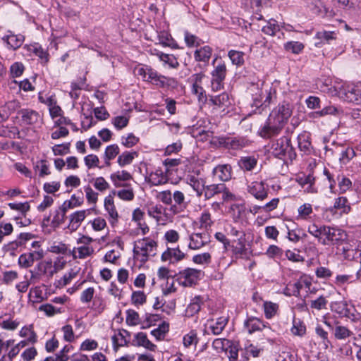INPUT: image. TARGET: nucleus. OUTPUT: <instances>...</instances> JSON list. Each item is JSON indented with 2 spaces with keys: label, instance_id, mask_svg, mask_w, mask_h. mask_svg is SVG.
Returning a JSON list of instances; mask_svg holds the SVG:
<instances>
[{
  "label": "nucleus",
  "instance_id": "nucleus-38",
  "mask_svg": "<svg viewBox=\"0 0 361 361\" xmlns=\"http://www.w3.org/2000/svg\"><path fill=\"white\" fill-rule=\"evenodd\" d=\"M88 224L96 233H102L108 231L106 220L102 216H97L89 221Z\"/></svg>",
  "mask_w": 361,
  "mask_h": 361
},
{
  "label": "nucleus",
  "instance_id": "nucleus-5",
  "mask_svg": "<svg viewBox=\"0 0 361 361\" xmlns=\"http://www.w3.org/2000/svg\"><path fill=\"white\" fill-rule=\"evenodd\" d=\"M338 97L343 101L361 106V89L353 84L343 83L336 87ZM354 118H361V108L353 110Z\"/></svg>",
  "mask_w": 361,
  "mask_h": 361
},
{
  "label": "nucleus",
  "instance_id": "nucleus-6",
  "mask_svg": "<svg viewBox=\"0 0 361 361\" xmlns=\"http://www.w3.org/2000/svg\"><path fill=\"white\" fill-rule=\"evenodd\" d=\"M94 239L85 234H80L76 240L78 246L74 247L72 250H69L73 259H84L92 256L94 254V248L92 245Z\"/></svg>",
  "mask_w": 361,
  "mask_h": 361
},
{
  "label": "nucleus",
  "instance_id": "nucleus-45",
  "mask_svg": "<svg viewBox=\"0 0 361 361\" xmlns=\"http://www.w3.org/2000/svg\"><path fill=\"white\" fill-rule=\"evenodd\" d=\"M137 156L138 154L135 151H126L118 156L117 163L121 167H123L130 164Z\"/></svg>",
  "mask_w": 361,
  "mask_h": 361
},
{
  "label": "nucleus",
  "instance_id": "nucleus-7",
  "mask_svg": "<svg viewBox=\"0 0 361 361\" xmlns=\"http://www.w3.org/2000/svg\"><path fill=\"white\" fill-rule=\"evenodd\" d=\"M67 264V261L63 257H57L54 260H45L40 264L43 273L48 277H53L61 270Z\"/></svg>",
  "mask_w": 361,
  "mask_h": 361
},
{
  "label": "nucleus",
  "instance_id": "nucleus-60",
  "mask_svg": "<svg viewBox=\"0 0 361 361\" xmlns=\"http://www.w3.org/2000/svg\"><path fill=\"white\" fill-rule=\"evenodd\" d=\"M120 152L118 146L116 144L107 146L104 152V159L111 161L116 157Z\"/></svg>",
  "mask_w": 361,
  "mask_h": 361
},
{
  "label": "nucleus",
  "instance_id": "nucleus-52",
  "mask_svg": "<svg viewBox=\"0 0 361 361\" xmlns=\"http://www.w3.org/2000/svg\"><path fill=\"white\" fill-rule=\"evenodd\" d=\"M298 183L302 186L305 187L306 185L308 186L305 188V190L307 192H315V190L313 188V185L314 183V178L312 176L308 175V176H304L302 177H299L297 179Z\"/></svg>",
  "mask_w": 361,
  "mask_h": 361
},
{
  "label": "nucleus",
  "instance_id": "nucleus-41",
  "mask_svg": "<svg viewBox=\"0 0 361 361\" xmlns=\"http://www.w3.org/2000/svg\"><path fill=\"white\" fill-rule=\"evenodd\" d=\"M245 326L249 332L252 334L257 331H261L266 327L265 324L259 319L256 317L249 318L245 322Z\"/></svg>",
  "mask_w": 361,
  "mask_h": 361
},
{
  "label": "nucleus",
  "instance_id": "nucleus-44",
  "mask_svg": "<svg viewBox=\"0 0 361 361\" xmlns=\"http://www.w3.org/2000/svg\"><path fill=\"white\" fill-rule=\"evenodd\" d=\"M353 335V331L345 326L337 324L334 329V336L337 340H346Z\"/></svg>",
  "mask_w": 361,
  "mask_h": 361
},
{
  "label": "nucleus",
  "instance_id": "nucleus-37",
  "mask_svg": "<svg viewBox=\"0 0 361 361\" xmlns=\"http://www.w3.org/2000/svg\"><path fill=\"white\" fill-rule=\"evenodd\" d=\"M262 308L266 319H271L278 314L279 305L271 301H264Z\"/></svg>",
  "mask_w": 361,
  "mask_h": 361
},
{
  "label": "nucleus",
  "instance_id": "nucleus-10",
  "mask_svg": "<svg viewBox=\"0 0 361 361\" xmlns=\"http://www.w3.org/2000/svg\"><path fill=\"white\" fill-rule=\"evenodd\" d=\"M206 78V75L202 73L193 74L190 78V82L192 85V93L197 96V99L200 102L207 101V95L203 88V80Z\"/></svg>",
  "mask_w": 361,
  "mask_h": 361
},
{
  "label": "nucleus",
  "instance_id": "nucleus-20",
  "mask_svg": "<svg viewBox=\"0 0 361 361\" xmlns=\"http://www.w3.org/2000/svg\"><path fill=\"white\" fill-rule=\"evenodd\" d=\"M18 335L24 338L22 341H25L26 345L29 343L35 344L37 341V334L32 324L23 326L20 329Z\"/></svg>",
  "mask_w": 361,
  "mask_h": 361
},
{
  "label": "nucleus",
  "instance_id": "nucleus-57",
  "mask_svg": "<svg viewBox=\"0 0 361 361\" xmlns=\"http://www.w3.org/2000/svg\"><path fill=\"white\" fill-rule=\"evenodd\" d=\"M169 330V324L167 322H162L157 329L151 331V334L154 336L157 340L164 338L166 334Z\"/></svg>",
  "mask_w": 361,
  "mask_h": 361
},
{
  "label": "nucleus",
  "instance_id": "nucleus-4",
  "mask_svg": "<svg viewBox=\"0 0 361 361\" xmlns=\"http://www.w3.org/2000/svg\"><path fill=\"white\" fill-rule=\"evenodd\" d=\"M157 242L149 238L138 239L133 244V259L140 265L154 256L157 251Z\"/></svg>",
  "mask_w": 361,
  "mask_h": 361
},
{
  "label": "nucleus",
  "instance_id": "nucleus-36",
  "mask_svg": "<svg viewBox=\"0 0 361 361\" xmlns=\"http://www.w3.org/2000/svg\"><path fill=\"white\" fill-rule=\"evenodd\" d=\"M213 173L220 180L227 181L231 178V167L228 164L219 165L214 169Z\"/></svg>",
  "mask_w": 361,
  "mask_h": 361
},
{
  "label": "nucleus",
  "instance_id": "nucleus-35",
  "mask_svg": "<svg viewBox=\"0 0 361 361\" xmlns=\"http://www.w3.org/2000/svg\"><path fill=\"white\" fill-rule=\"evenodd\" d=\"M213 50L212 47L208 45L200 47L196 49L194 53L195 61L198 62H203L207 63L212 55Z\"/></svg>",
  "mask_w": 361,
  "mask_h": 361
},
{
  "label": "nucleus",
  "instance_id": "nucleus-30",
  "mask_svg": "<svg viewBox=\"0 0 361 361\" xmlns=\"http://www.w3.org/2000/svg\"><path fill=\"white\" fill-rule=\"evenodd\" d=\"M210 143L215 147H226L228 148L237 149L239 147L238 141L224 137H215L212 134Z\"/></svg>",
  "mask_w": 361,
  "mask_h": 361
},
{
  "label": "nucleus",
  "instance_id": "nucleus-63",
  "mask_svg": "<svg viewBox=\"0 0 361 361\" xmlns=\"http://www.w3.org/2000/svg\"><path fill=\"white\" fill-rule=\"evenodd\" d=\"M71 144L69 142L63 143L60 145H55L52 147L51 149L54 155L63 156L70 152Z\"/></svg>",
  "mask_w": 361,
  "mask_h": 361
},
{
  "label": "nucleus",
  "instance_id": "nucleus-21",
  "mask_svg": "<svg viewBox=\"0 0 361 361\" xmlns=\"http://www.w3.org/2000/svg\"><path fill=\"white\" fill-rule=\"evenodd\" d=\"M228 321V317L221 316L216 319L207 320L205 326L211 330L212 333L214 335L220 334Z\"/></svg>",
  "mask_w": 361,
  "mask_h": 361
},
{
  "label": "nucleus",
  "instance_id": "nucleus-15",
  "mask_svg": "<svg viewBox=\"0 0 361 361\" xmlns=\"http://www.w3.org/2000/svg\"><path fill=\"white\" fill-rule=\"evenodd\" d=\"M90 209H82L72 213L69 216L68 228L71 231H75L80 226L82 222L90 215Z\"/></svg>",
  "mask_w": 361,
  "mask_h": 361
},
{
  "label": "nucleus",
  "instance_id": "nucleus-23",
  "mask_svg": "<svg viewBox=\"0 0 361 361\" xmlns=\"http://www.w3.org/2000/svg\"><path fill=\"white\" fill-rule=\"evenodd\" d=\"M185 258V254L179 248H167L161 256L162 262H180Z\"/></svg>",
  "mask_w": 361,
  "mask_h": 361
},
{
  "label": "nucleus",
  "instance_id": "nucleus-2",
  "mask_svg": "<svg viewBox=\"0 0 361 361\" xmlns=\"http://www.w3.org/2000/svg\"><path fill=\"white\" fill-rule=\"evenodd\" d=\"M307 231L324 245L338 243L346 238V233L341 229L329 226H319L316 224L309 225Z\"/></svg>",
  "mask_w": 361,
  "mask_h": 361
},
{
  "label": "nucleus",
  "instance_id": "nucleus-46",
  "mask_svg": "<svg viewBox=\"0 0 361 361\" xmlns=\"http://www.w3.org/2000/svg\"><path fill=\"white\" fill-rule=\"evenodd\" d=\"M202 300L200 296H195L188 305L185 310V314L188 317H192L199 312L201 308Z\"/></svg>",
  "mask_w": 361,
  "mask_h": 361
},
{
  "label": "nucleus",
  "instance_id": "nucleus-49",
  "mask_svg": "<svg viewBox=\"0 0 361 361\" xmlns=\"http://www.w3.org/2000/svg\"><path fill=\"white\" fill-rule=\"evenodd\" d=\"M140 142V138L133 133H127L121 138V143L126 148H132Z\"/></svg>",
  "mask_w": 361,
  "mask_h": 361
},
{
  "label": "nucleus",
  "instance_id": "nucleus-39",
  "mask_svg": "<svg viewBox=\"0 0 361 361\" xmlns=\"http://www.w3.org/2000/svg\"><path fill=\"white\" fill-rule=\"evenodd\" d=\"M214 247H211L210 252H202L197 254L192 257V262L198 265L209 264L212 262V255H214Z\"/></svg>",
  "mask_w": 361,
  "mask_h": 361
},
{
  "label": "nucleus",
  "instance_id": "nucleus-27",
  "mask_svg": "<svg viewBox=\"0 0 361 361\" xmlns=\"http://www.w3.org/2000/svg\"><path fill=\"white\" fill-rule=\"evenodd\" d=\"M79 270L80 269L76 267L71 269L68 271L66 272L62 277L55 281L54 286L56 288H61L68 285L77 277Z\"/></svg>",
  "mask_w": 361,
  "mask_h": 361
},
{
  "label": "nucleus",
  "instance_id": "nucleus-62",
  "mask_svg": "<svg viewBox=\"0 0 361 361\" xmlns=\"http://www.w3.org/2000/svg\"><path fill=\"white\" fill-rule=\"evenodd\" d=\"M80 184V178L76 175H70L64 180V185L70 190L79 187Z\"/></svg>",
  "mask_w": 361,
  "mask_h": 361
},
{
  "label": "nucleus",
  "instance_id": "nucleus-59",
  "mask_svg": "<svg viewBox=\"0 0 361 361\" xmlns=\"http://www.w3.org/2000/svg\"><path fill=\"white\" fill-rule=\"evenodd\" d=\"M39 310L44 312V314L48 317H52L54 316L55 314H60L64 312L63 309L56 308L54 307L52 305L48 303L42 305L39 307Z\"/></svg>",
  "mask_w": 361,
  "mask_h": 361
},
{
  "label": "nucleus",
  "instance_id": "nucleus-11",
  "mask_svg": "<svg viewBox=\"0 0 361 361\" xmlns=\"http://www.w3.org/2000/svg\"><path fill=\"white\" fill-rule=\"evenodd\" d=\"M116 191H113L104 197V207L107 213L109 221L112 226L117 224L118 221L119 214L114 202V196Z\"/></svg>",
  "mask_w": 361,
  "mask_h": 361
},
{
  "label": "nucleus",
  "instance_id": "nucleus-50",
  "mask_svg": "<svg viewBox=\"0 0 361 361\" xmlns=\"http://www.w3.org/2000/svg\"><path fill=\"white\" fill-rule=\"evenodd\" d=\"M200 228L207 230L214 224L212 215L208 210H204L199 218Z\"/></svg>",
  "mask_w": 361,
  "mask_h": 361
},
{
  "label": "nucleus",
  "instance_id": "nucleus-64",
  "mask_svg": "<svg viewBox=\"0 0 361 361\" xmlns=\"http://www.w3.org/2000/svg\"><path fill=\"white\" fill-rule=\"evenodd\" d=\"M262 30L266 35L274 36L279 30V25L277 24L276 20H271L262 27Z\"/></svg>",
  "mask_w": 361,
  "mask_h": 361
},
{
  "label": "nucleus",
  "instance_id": "nucleus-48",
  "mask_svg": "<svg viewBox=\"0 0 361 361\" xmlns=\"http://www.w3.org/2000/svg\"><path fill=\"white\" fill-rule=\"evenodd\" d=\"M283 48L288 52L299 54L303 51L305 45L298 41H288L283 44Z\"/></svg>",
  "mask_w": 361,
  "mask_h": 361
},
{
  "label": "nucleus",
  "instance_id": "nucleus-24",
  "mask_svg": "<svg viewBox=\"0 0 361 361\" xmlns=\"http://www.w3.org/2000/svg\"><path fill=\"white\" fill-rule=\"evenodd\" d=\"M165 209L161 204H150L147 207L148 215L154 219L159 224H165L166 219L164 218Z\"/></svg>",
  "mask_w": 361,
  "mask_h": 361
},
{
  "label": "nucleus",
  "instance_id": "nucleus-53",
  "mask_svg": "<svg viewBox=\"0 0 361 361\" xmlns=\"http://www.w3.org/2000/svg\"><path fill=\"white\" fill-rule=\"evenodd\" d=\"M231 347V341L226 338H216L212 342V348L217 352L226 351Z\"/></svg>",
  "mask_w": 361,
  "mask_h": 361
},
{
  "label": "nucleus",
  "instance_id": "nucleus-16",
  "mask_svg": "<svg viewBox=\"0 0 361 361\" xmlns=\"http://www.w3.org/2000/svg\"><path fill=\"white\" fill-rule=\"evenodd\" d=\"M132 345L135 347L144 348L152 352H154L157 350V345L149 341L145 333L142 331L134 334Z\"/></svg>",
  "mask_w": 361,
  "mask_h": 361
},
{
  "label": "nucleus",
  "instance_id": "nucleus-58",
  "mask_svg": "<svg viewBox=\"0 0 361 361\" xmlns=\"http://www.w3.org/2000/svg\"><path fill=\"white\" fill-rule=\"evenodd\" d=\"M226 75V66L224 62L221 61L212 72V77L216 79L224 80Z\"/></svg>",
  "mask_w": 361,
  "mask_h": 361
},
{
  "label": "nucleus",
  "instance_id": "nucleus-55",
  "mask_svg": "<svg viewBox=\"0 0 361 361\" xmlns=\"http://www.w3.org/2000/svg\"><path fill=\"white\" fill-rule=\"evenodd\" d=\"M334 208L340 210L341 213L348 214L350 211V206L345 197H340L336 200Z\"/></svg>",
  "mask_w": 361,
  "mask_h": 361
},
{
  "label": "nucleus",
  "instance_id": "nucleus-28",
  "mask_svg": "<svg viewBox=\"0 0 361 361\" xmlns=\"http://www.w3.org/2000/svg\"><path fill=\"white\" fill-rule=\"evenodd\" d=\"M199 336L197 330L192 329L184 334L182 339L183 345L186 349H195L199 343Z\"/></svg>",
  "mask_w": 361,
  "mask_h": 361
},
{
  "label": "nucleus",
  "instance_id": "nucleus-34",
  "mask_svg": "<svg viewBox=\"0 0 361 361\" xmlns=\"http://www.w3.org/2000/svg\"><path fill=\"white\" fill-rule=\"evenodd\" d=\"M338 32L336 31H328L322 30L318 31L315 34V39L319 42L318 44H329L331 41L337 39ZM317 46V44H316Z\"/></svg>",
  "mask_w": 361,
  "mask_h": 361
},
{
  "label": "nucleus",
  "instance_id": "nucleus-31",
  "mask_svg": "<svg viewBox=\"0 0 361 361\" xmlns=\"http://www.w3.org/2000/svg\"><path fill=\"white\" fill-rule=\"evenodd\" d=\"M2 39L6 42L9 48L17 49L23 44L24 36L22 35H15L11 31H8V34Z\"/></svg>",
  "mask_w": 361,
  "mask_h": 361
},
{
  "label": "nucleus",
  "instance_id": "nucleus-43",
  "mask_svg": "<svg viewBox=\"0 0 361 361\" xmlns=\"http://www.w3.org/2000/svg\"><path fill=\"white\" fill-rule=\"evenodd\" d=\"M126 324L128 326H136L141 322L139 313L133 309H128L125 312Z\"/></svg>",
  "mask_w": 361,
  "mask_h": 361
},
{
  "label": "nucleus",
  "instance_id": "nucleus-26",
  "mask_svg": "<svg viewBox=\"0 0 361 361\" xmlns=\"http://www.w3.org/2000/svg\"><path fill=\"white\" fill-rule=\"evenodd\" d=\"M146 180L151 185L158 186L166 183L168 182V178L166 173L162 170L156 169L148 175L146 178Z\"/></svg>",
  "mask_w": 361,
  "mask_h": 361
},
{
  "label": "nucleus",
  "instance_id": "nucleus-29",
  "mask_svg": "<svg viewBox=\"0 0 361 361\" xmlns=\"http://www.w3.org/2000/svg\"><path fill=\"white\" fill-rule=\"evenodd\" d=\"M207 243L206 233H194L190 235V243L188 247L192 250H199L204 246Z\"/></svg>",
  "mask_w": 361,
  "mask_h": 361
},
{
  "label": "nucleus",
  "instance_id": "nucleus-42",
  "mask_svg": "<svg viewBox=\"0 0 361 361\" xmlns=\"http://www.w3.org/2000/svg\"><path fill=\"white\" fill-rule=\"evenodd\" d=\"M147 294L143 290H133L130 295V302L136 307L143 306L147 302Z\"/></svg>",
  "mask_w": 361,
  "mask_h": 361
},
{
  "label": "nucleus",
  "instance_id": "nucleus-47",
  "mask_svg": "<svg viewBox=\"0 0 361 361\" xmlns=\"http://www.w3.org/2000/svg\"><path fill=\"white\" fill-rule=\"evenodd\" d=\"M159 44L163 47H168L173 49L178 48L177 43L172 38L171 35L166 32H161L159 34Z\"/></svg>",
  "mask_w": 361,
  "mask_h": 361
},
{
  "label": "nucleus",
  "instance_id": "nucleus-61",
  "mask_svg": "<svg viewBox=\"0 0 361 361\" xmlns=\"http://www.w3.org/2000/svg\"><path fill=\"white\" fill-rule=\"evenodd\" d=\"M63 333V338L65 341L68 343L74 342L76 339L73 329L71 325L66 324L61 328Z\"/></svg>",
  "mask_w": 361,
  "mask_h": 361
},
{
  "label": "nucleus",
  "instance_id": "nucleus-14",
  "mask_svg": "<svg viewBox=\"0 0 361 361\" xmlns=\"http://www.w3.org/2000/svg\"><path fill=\"white\" fill-rule=\"evenodd\" d=\"M271 149L273 154L276 157L282 159L287 154H289V157H290L292 147L290 145V141L286 137L277 140L273 143Z\"/></svg>",
  "mask_w": 361,
  "mask_h": 361
},
{
  "label": "nucleus",
  "instance_id": "nucleus-12",
  "mask_svg": "<svg viewBox=\"0 0 361 361\" xmlns=\"http://www.w3.org/2000/svg\"><path fill=\"white\" fill-rule=\"evenodd\" d=\"M149 51L151 55L157 56L164 67L177 69L180 66L178 59L173 54H165L157 49H150Z\"/></svg>",
  "mask_w": 361,
  "mask_h": 361
},
{
  "label": "nucleus",
  "instance_id": "nucleus-13",
  "mask_svg": "<svg viewBox=\"0 0 361 361\" xmlns=\"http://www.w3.org/2000/svg\"><path fill=\"white\" fill-rule=\"evenodd\" d=\"M17 118L22 126H34L41 121L39 114L31 109H22L18 111Z\"/></svg>",
  "mask_w": 361,
  "mask_h": 361
},
{
  "label": "nucleus",
  "instance_id": "nucleus-25",
  "mask_svg": "<svg viewBox=\"0 0 361 361\" xmlns=\"http://www.w3.org/2000/svg\"><path fill=\"white\" fill-rule=\"evenodd\" d=\"M35 256L37 259H41L44 256L43 250H40L35 252L22 254L18 258V264L20 267L28 268L33 265L35 262Z\"/></svg>",
  "mask_w": 361,
  "mask_h": 361
},
{
  "label": "nucleus",
  "instance_id": "nucleus-9",
  "mask_svg": "<svg viewBox=\"0 0 361 361\" xmlns=\"http://www.w3.org/2000/svg\"><path fill=\"white\" fill-rule=\"evenodd\" d=\"M202 271L200 270L187 268L178 273L177 281L178 283L184 287L192 286L200 279Z\"/></svg>",
  "mask_w": 361,
  "mask_h": 361
},
{
  "label": "nucleus",
  "instance_id": "nucleus-19",
  "mask_svg": "<svg viewBox=\"0 0 361 361\" xmlns=\"http://www.w3.org/2000/svg\"><path fill=\"white\" fill-rule=\"evenodd\" d=\"M343 114V110L335 105L324 106L322 110L309 114L310 118L317 119L326 116H339Z\"/></svg>",
  "mask_w": 361,
  "mask_h": 361
},
{
  "label": "nucleus",
  "instance_id": "nucleus-18",
  "mask_svg": "<svg viewBox=\"0 0 361 361\" xmlns=\"http://www.w3.org/2000/svg\"><path fill=\"white\" fill-rule=\"evenodd\" d=\"M132 179V174L126 170H118L110 175V180L116 188L126 186V183Z\"/></svg>",
  "mask_w": 361,
  "mask_h": 361
},
{
  "label": "nucleus",
  "instance_id": "nucleus-54",
  "mask_svg": "<svg viewBox=\"0 0 361 361\" xmlns=\"http://www.w3.org/2000/svg\"><path fill=\"white\" fill-rule=\"evenodd\" d=\"M293 335L302 336L306 333V326L305 324L299 319H293V326L290 329Z\"/></svg>",
  "mask_w": 361,
  "mask_h": 361
},
{
  "label": "nucleus",
  "instance_id": "nucleus-56",
  "mask_svg": "<svg viewBox=\"0 0 361 361\" xmlns=\"http://www.w3.org/2000/svg\"><path fill=\"white\" fill-rule=\"evenodd\" d=\"M29 299L34 303H38L44 300V293L39 286L32 288L29 292Z\"/></svg>",
  "mask_w": 361,
  "mask_h": 361
},
{
  "label": "nucleus",
  "instance_id": "nucleus-3",
  "mask_svg": "<svg viewBox=\"0 0 361 361\" xmlns=\"http://www.w3.org/2000/svg\"><path fill=\"white\" fill-rule=\"evenodd\" d=\"M135 71L144 81L151 82L159 88H176L178 86L176 78L160 74L150 66H137Z\"/></svg>",
  "mask_w": 361,
  "mask_h": 361
},
{
  "label": "nucleus",
  "instance_id": "nucleus-1",
  "mask_svg": "<svg viewBox=\"0 0 361 361\" xmlns=\"http://www.w3.org/2000/svg\"><path fill=\"white\" fill-rule=\"evenodd\" d=\"M293 114V107L288 103H282L270 113L266 123L261 128L259 135L263 138H270L278 135L287 123Z\"/></svg>",
  "mask_w": 361,
  "mask_h": 361
},
{
  "label": "nucleus",
  "instance_id": "nucleus-33",
  "mask_svg": "<svg viewBox=\"0 0 361 361\" xmlns=\"http://www.w3.org/2000/svg\"><path fill=\"white\" fill-rule=\"evenodd\" d=\"M312 214V205L310 203H303L298 207L295 218L297 221H308Z\"/></svg>",
  "mask_w": 361,
  "mask_h": 361
},
{
  "label": "nucleus",
  "instance_id": "nucleus-17",
  "mask_svg": "<svg viewBox=\"0 0 361 361\" xmlns=\"http://www.w3.org/2000/svg\"><path fill=\"white\" fill-rule=\"evenodd\" d=\"M248 192L257 200L262 201L268 197V189L262 181L255 180L248 185Z\"/></svg>",
  "mask_w": 361,
  "mask_h": 361
},
{
  "label": "nucleus",
  "instance_id": "nucleus-8",
  "mask_svg": "<svg viewBox=\"0 0 361 361\" xmlns=\"http://www.w3.org/2000/svg\"><path fill=\"white\" fill-rule=\"evenodd\" d=\"M276 94V91L272 87L268 84L264 82L261 83V86L257 92L254 95V102L256 106H269L271 102L273 96Z\"/></svg>",
  "mask_w": 361,
  "mask_h": 361
},
{
  "label": "nucleus",
  "instance_id": "nucleus-32",
  "mask_svg": "<svg viewBox=\"0 0 361 361\" xmlns=\"http://www.w3.org/2000/svg\"><path fill=\"white\" fill-rule=\"evenodd\" d=\"M20 103L17 100H11L0 107V116L2 121H5L8 116L20 109Z\"/></svg>",
  "mask_w": 361,
  "mask_h": 361
},
{
  "label": "nucleus",
  "instance_id": "nucleus-22",
  "mask_svg": "<svg viewBox=\"0 0 361 361\" xmlns=\"http://www.w3.org/2000/svg\"><path fill=\"white\" fill-rule=\"evenodd\" d=\"M130 333L125 329H120L112 336V343L114 351L117 352L121 347L126 346L128 343Z\"/></svg>",
  "mask_w": 361,
  "mask_h": 361
},
{
  "label": "nucleus",
  "instance_id": "nucleus-40",
  "mask_svg": "<svg viewBox=\"0 0 361 361\" xmlns=\"http://www.w3.org/2000/svg\"><path fill=\"white\" fill-rule=\"evenodd\" d=\"M229 102L228 94L222 93L217 96H212L209 99V104L215 109L221 108L227 106Z\"/></svg>",
  "mask_w": 361,
  "mask_h": 361
},
{
  "label": "nucleus",
  "instance_id": "nucleus-51",
  "mask_svg": "<svg viewBox=\"0 0 361 361\" xmlns=\"http://www.w3.org/2000/svg\"><path fill=\"white\" fill-rule=\"evenodd\" d=\"M257 159L254 157H244L239 161L240 167L245 171L252 170L257 165Z\"/></svg>",
  "mask_w": 361,
  "mask_h": 361
}]
</instances>
